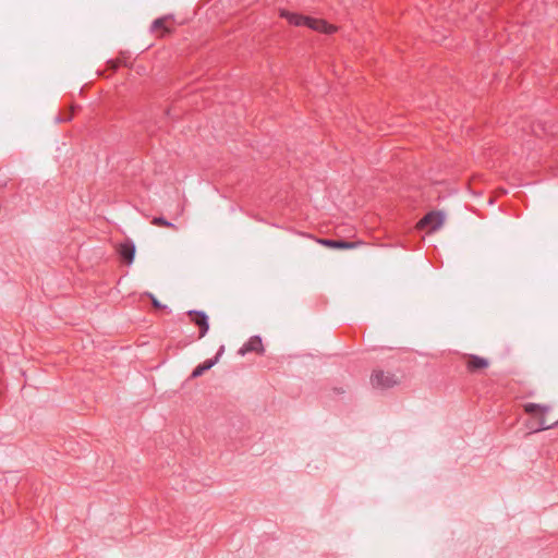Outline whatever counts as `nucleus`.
Wrapping results in <instances>:
<instances>
[{"mask_svg":"<svg viewBox=\"0 0 558 558\" xmlns=\"http://www.w3.org/2000/svg\"><path fill=\"white\" fill-rule=\"evenodd\" d=\"M250 352H255L257 354H264L265 349L263 345L262 338L259 336H252L240 349L239 354L245 355Z\"/></svg>","mask_w":558,"mask_h":558,"instance_id":"423d86ee","label":"nucleus"},{"mask_svg":"<svg viewBox=\"0 0 558 558\" xmlns=\"http://www.w3.org/2000/svg\"><path fill=\"white\" fill-rule=\"evenodd\" d=\"M150 222H151V225L157 226V227H166V228H171L173 230H178V227L175 225L166 220L163 217H154Z\"/></svg>","mask_w":558,"mask_h":558,"instance_id":"f8f14e48","label":"nucleus"},{"mask_svg":"<svg viewBox=\"0 0 558 558\" xmlns=\"http://www.w3.org/2000/svg\"><path fill=\"white\" fill-rule=\"evenodd\" d=\"M316 242H318L319 244H322L326 247L343 248V250L354 248L357 245L355 242H349V241H343V240H331V239H317Z\"/></svg>","mask_w":558,"mask_h":558,"instance_id":"6e6552de","label":"nucleus"},{"mask_svg":"<svg viewBox=\"0 0 558 558\" xmlns=\"http://www.w3.org/2000/svg\"><path fill=\"white\" fill-rule=\"evenodd\" d=\"M225 351V347L221 345L216 354V356L214 359H209V360H206L205 362H203L202 364L197 365L193 372H192V377L193 378H196V377H199L201 375H203L206 371L210 369L219 360V357L221 356V354L223 353Z\"/></svg>","mask_w":558,"mask_h":558,"instance_id":"0eeeda50","label":"nucleus"},{"mask_svg":"<svg viewBox=\"0 0 558 558\" xmlns=\"http://www.w3.org/2000/svg\"><path fill=\"white\" fill-rule=\"evenodd\" d=\"M153 305L155 307H160L161 306L160 303L157 300H155V299L153 300Z\"/></svg>","mask_w":558,"mask_h":558,"instance_id":"ddd939ff","label":"nucleus"},{"mask_svg":"<svg viewBox=\"0 0 558 558\" xmlns=\"http://www.w3.org/2000/svg\"><path fill=\"white\" fill-rule=\"evenodd\" d=\"M445 216L440 211H430L426 214L416 225L417 229H426L429 233L437 231L442 227Z\"/></svg>","mask_w":558,"mask_h":558,"instance_id":"20e7f679","label":"nucleus"},{"mask_svg":"<svg viewBox=\"0 0 558 558\" xmlns=\"http://www.w3.org/2000/svg\"><path fill=\"white\" fill-rule=\"evenodd\" d=\"M369 381L373 388L386 390L399 385L400 379L391 372L374 369L371 374Z\"/></svg>","mask_w":558,"mask_h":558,"instance_id":"7ed1b4c3","label":"nucleus"},{"mask_svg":"<svg viewBox=\"0 0 558 558\" xmlns=\"http://www.w3.org/2000/svg\"><path fill=\"white\" fill-rule=\"evenodd\" d=\"M524 412L530 414L532 418L527 422L526 426L534 433L546 430L558 425V420L548 422L546 414L550 411V407L539 403H525L523 405Z\"/></svg>","mask_w":558,"mask_h":558,"instance_id":"f257e3e1","label":"nucleus"},{"mask_svg":"<svg viewBox=\"0 0 558 558\" xmlns=\"http://www.w3.org/2000/svg\"><path fill=\"white\" fill-rule=\"evenodd\" d=\"M187 315L190 316L191 322L199 329L198 339L204 338L209 330L207 314L203 311L191 310L187 312Z\"/></svg>","mask_w":558,"mask_h":558,"instance_id":"39448f33","label":"nucleus"},{"mask_svg":"<svg viewBox=\"0 0 558 558\" xmlns=\"http://www.w3.org/2000/svg\"><path fill=\"white\" fill-rule=\"evenodd\" d=\"M168 20H169L168 16H162V17L156 19L151 23L150 31L151 32H159V31H161L160 36H163L165 34L169 33L170 29L167 26Z\"/></svg>","mask_w":558,"mask_h":558,"instance_id":"9b49d317","label":"nucleus"},{"mask_svg":"<svg viewBox=\"0 0 558 558\" xmlns=\"http://www.w3.org/2000/svg\"><path fill=\"white\" fill-rule=\"evenodd\" d=\"M488 361L485 357L478 356V355H470L466 368L470 372H476L483 368H486L488 366Z\"/></svg>","mask_w":558,"mask_h":558,"instance_id":"9d476101","label":"nucleus"},{"mask_svg":"<svg viewBox=\"0 0 558 558\" xmlns=\"http://www.w3.org/2000/svg\"><path fill=\"white\" fill-rule=\"evenodd\" d=\"M280 16L286 19L291 25L306 26L323 34H333L337 29L336 26L328 24L325 20L305 16L287 10H282Z\"/></svg>","mask_w":558,"mask_h":558,"instance_id":"f03ea898","label":"nucleus"},{"mask_svg":"<svg viewBox=\"0 0 558 558\" xmlns=\"http://www.w3.org/2000/svg\"><path fill=\"white\" fill-rule=\"evenodd\" d=\"M118 252L128 264L133 263L135 255V245L132 241H125L121 243L119 245Z\"/></svg>","mask_w":558,"mask_h":558,"instance_id":"1a4fd4ad","label":"nucleus"}]
</instances>
